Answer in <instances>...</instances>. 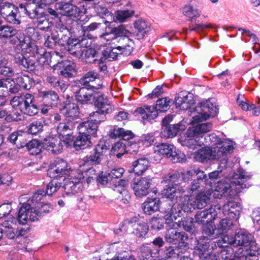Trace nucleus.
<instances>
[{
    "mask_svg": "<svg viewBox=\"0 0 260 260\" xmlns=\"http://www.w3.org/2000/svg\"><path fill=\"white\" fill-rule=\"evenodd\" d=\"M189 209L185 207H180L179 204H174L170 209L166 211L165 215L167 233L165 240L167 242L178 244V248L186 250L188 247L187 235L184 232H178V229L181 226L180 219L183 212H188Z\"/></svg>",
    "mask_w": 260,
    "mask_h": 260,
    "instance_id": "f257e3e1",
    "label": "nucleus"
},
{
    "mask_svg": "<svg viewBox=\"0 0 260 260\" xmlns=\"http://www.w3.org/2000/svg\"><path fill=\"white\" fill-rule=\"evenodd\" d=\"M251 178V176L241 169L237 171V173L229 176L218 182L214 190V196L215 198H220L222 196H228L232 198L238 192L241 191V189L248 187L249 184L246 182Z\"/></svg>",
    "mask_w": 260,
    "mask_h": 260,
    "instance_id": "f03ea898",
    "label": "nucleus"
},
{
    "mask_svg": "<svg viewBox=\"0 0 260 260\" xmlns=\"http://www.w3.org/2000/svg\"><path fill=\"white\" fill-rule=\"evenodd\" d=\"M234 247L239 248L235 252V257L240 260H257L258 248L252 235L243 231L234 236Z\"/></svg>",
    "mask_w": 260,
    "mask_h": 260,
    "instance_id": "7ed1b4c3",
    "label": "nucleus"
},
{
    "mask_svg": "<svg viewBox=\"0 0 260 260\" xmlns=\"http://www.w3.org/2000/svg\"><path fill=\"white\" fill-rule=\"evenodd\" d=\"M162 182L169 183L161 191V194L174 204H177L183 199L185 189L181 186L182 179L179 173L168 174L164 176Z\"/></svg>",
    "mask_w": 260,
    "mask_h": 260,
    "instance_id": "20e7f679",
    "label": "nucleus"
},
{
    "mask_svg": "<svg viewBox=\"0 0 260 260\" xmlns=\"http://www.w3.org/2000/svg\"><path fill=\"white\" fill-rule=\"evenodd\" d=\"M53 209L49 204L40 203L37 207H32L29 203L24 204L20 208L17 216V220L19 224H25L28 220L37 221L42 216L43 213H49Z\"/></svg>",
    "mask_w": 260,
    "mask_h": 260,
    "instance_id": "39448f33",
    "label": "nucleus"
},
{
    "mask_svg": "<svg viewBox=\"0 0 260 260\" xmlns=\"http://www.w3.org/2000/svg\"><path fill=\"white\" fill-rule=\"evenodd\" d=\"M11 104L13 107H18L21 112L29 116L35 115L38 112L34 96L29 93L14 96L11 100Z\"/></svg>",
    "mask_w": 260,
    "mask_h": 260,
    "instance_id": "423d86ee",
    "label": "nucleus"
},
{
    "mask_svg": "<svg viewBox=\"0 0 260 260\" xmlns=\"http://www.w3.org/2000/svg\"><path fill=\"white\" fill-rule=\"evenodd\" d=\"M171 101L168 98H162L158 100L155 107L146 106L145 108H139L136 111L141 115L142 118L146 120H152L158 115V112L166 111L169 109Z\"/></svg>",
    "mask_w": 260,
    "mask_h": 260,
    "instance_id": "0eeeda50",
    "label": "nucleus"
},
{
    "mask_svg": "<svg viewBox=\"0 0 260 260\" xmlns=\"http://www.w3.org/2000/svg\"><path fill=\"white\" fill-rule=\"evenodd\" d=\"M211 193L209 191H202L198 193L194 198L189 199L188 196H182L183 199L176 204L184 208H188L190 211L193 209H202L209 204Z\"/></svg>",
    "mask_w": 260,
    "mask_h": 260,
    "instance_id": "6e6552de",
    "label": "nucleus"
},
{
    "mask_svg": "<svg viewBox=\"0 0 260 260\" xmlns=\"http://www.w3.org/2000/svg\"><path fill=\"white\" fill-rule=\"evenodd\" d=\"M67 39L68 41L67 49L71 54L80 57L84 55L86 56L88 52H91V48H88L91 45V41L88 39H70L67 37Z\"/></svg>",
    "mask_w": 260,
    "mask_h": 260,
    "instance_id": "1a4fd4ad",
    "label": "nucleus"
},
{
    "mask_svg": "<svg viewBox=\"0 0 260 260\" xmlns=\"http://www.w3.org/2000/svg\"><path fill=\"white\" fill-rule=\"evenodd\" d=\"M84 176L81 172L76 171L73 173L71 178L64 180L62 187L63 191L67 195L74 194L82 189V183L84 181Z\"/></svg>",
    "mask_w": 260,
    "mask_h": 260,
    "instance_id": "9d476101",
    "label": "nucleus"
},
{
    "mask_svg": "<svg viewBox=\"0 0 260 260\" xmlns=\"http://www.w3.org/2000/svg\"><path fill=\"white\" fill-rule=\"evenodd\" d=\"M84 176L81 172L76 171L73 173L71 178L64 180L62 187L63 191L67 195L74 194L82 189V183L84 181Z\"/></svg>",
    "mask_w": 260,
    "mask_h": 260,
    "instance_id": "9b49d317",
    "label": "nucleus"
},
{
    "mask_svg": "<svg viewBox=\"0 0 260 260\" xmlns=\"http://www.w3.org/2000/svg\"><path fill=\"white\" fill-rule=\"evenodd\" d=\"M211 104L206 101L200 103L196 106L193 111H191V115L192 116V123L195 124L203 120H207L210 116L212 115L213 107H210Z\"/></svg>",
    "mask_w": 260,
    "mask_h": 260,
    "instance_id": "f8f14e48",
    "label": "nucleus"
},
{
    "mask_svg": "<svg viewBox=\"0 0 260 260\" xmlns=\"http://www.w3.org/2000/svg\"><path fill=\"white\" fill-rule=\"evenodd\" d=\"M225 150L226 149L222 150L218 148L204 147L195 153L194 158L201 162L207 160L218 159L222 156H225Z\"/></svg>",
    "mask_w": 260,
    "mask_h": 260,
    "instance_id": "ddd939ff",
    "label": "nucleus"
},
{
    "mask_svg": "<svg viewBox=\"0 0 260 260\" xmlns=\"http://www.w3.org/2000/svg\"><path fill=\"white\" fill-rule=\"evenodd\" d=\"M221 206L218 204L212 205L210 208L198 212L196 215L195 221L199 224H204L214 220L220 211Z\"/></svg>",
    "mask_w": 260,
    "mask_h": 260,
    "instance_id": "4468645a",
    "label": "nucleus"
},
{
    "mask_svg": "<svg viewBox=\"0 0 260 260\" xmlns=\"http://www.w3.org/2000/svg\"><path fill=\"white\" fill-rule=\"evenodd\" d=\"M203 139L205 140V144L210 143L213 146L215 145L211 148H218L222 150L223 149V148L226 149L225 156L233 148L232 141L229 139L222 140L214 133L205 137L203 136Z\"/></svg>",
    "mask_w": 260,
    "mask_h": 260,
    "instance_id": "2eb2a0df",
    "label": "nucleus"
},
{
    "mask_svg": "<svg viewBox=\"0 0 260 260\" xmlns=\"http://www.w3.org/2000/svg\"><path fill=\"white\" fill-rule=\"evenodd\" d=\"M151 181V178L149 176L135 179L131 184L135 195L140 198L147 196Z\"/></svg>",
    "mask_w": 260,
    "mask_h": 260,
    "instance_id": "dca6fc26",
    "label": "nucleus"
},
{
    "mask_svg": "<svg viewBox=\"0 0 260 260\" xmlns=\"http://www.w3.org/2000/svg\"><path fill=\"white\" fill-rule=\"evenodd\" d=\"M171 120L172 116L170 115L165 117L162 120V125L165 127L162 128L160 133L161 137L167 138L173 137L176 136L179 131H184L185 129V125L180 123L177 124L167 125L169 122Z\"/></svg>",
    "mask_w": 260,
    "mask_h": 260,
    "instance_id": "f3484780",
    "label": "nucleus"
},
{
    "mask_svg": "<svg viewBox=\"0 0 260 260\" xmlns=\"http://www.w3.org/2000/svg\"><path fill=\"white\" fill-rule=\"evenodd\" d=\"M114 45L121 54L126 55H130L134 49V42L126 36L116 37L112 39Z\"/></svg>",
    "mask_w": 260,
    "mask_h": 260,
    "instance_id": "a211bd4d",
    "label": "nucleus"
},
{
    "mask_svg": "<svg viewBox=\"0 0 260 260\" xmlns=\"http://www.w3.org/2000/svg\"><path fill=\"white\" fill-rule=\"evenodd\" d=\"M108 149L106 145L104 142H101L94 147L89 155L86 156L84 160L85 162L91 165L99 164Z\"/></svg>",
    "mask_w": 260,
    "mask_h": 260,
    "instance_id": "6ab92c4d",
    "label": "nucleus"
},
{
    "mask_svg": "<svg viewBox=\"0 0 260 260\" xmlns=\"http://www.w3.org/2000/svg\"><path fill=\"white\" fill-rule=\"evenodd\" d=\"M75 127L74 122L69 119L68 121L60 122L57 126V132L59 136H61L63 142L69 143L72 141L73 130Z\"/></svg>",
    "mask_w": 260,
    "mask_h": 260,
    "instance_id": "aec40b11",
    "label": "nucleus"
},
{
    "mask_svg": "<svg viewBox=\"0 0 260 260\" xmlns=\"http://www.w3.org/2000/svg\"><path fill=\"white\" fill-rule=\"evenodd\" d=\"M175 147L167 143H161L156 145L154 150L153 155L152 156V160L158 162L160 161L162 156H166L167 157H171L174 153Z\"/></svg>",
    "mask_w": 260,
    "mask_h": 260,
    "instance_id": "412c9836",
    "label": "nucleus"
},
{
    "mask_svg": "<svg viewBox=\"0 0 260 260\" xmlns=\"http://www.w3.org/2000/svg\"><path fill=\"white\" fill-rule=\"evenodd\" d=\"M55 8L61 15L75 18L79 15L78 8L69 3H57L55 4Z\"/></svg>",
    "mask_w": 260,
    "mask_h": 260,
    "instance_id": "4be33fe9",
    "label": "nucleus"
},
{
    "mask_svg": "<svg viewBox=\"0 0 260 260\" xmlns=\"http://www.w3.org/2000/svg\"><path fill=\"white\" fill-rule=\"evenodd\" d=\"M63 143H64L62 141L61 138L59 137H49L44 140L43 146L52 153H57L62 149Z\"/></svg>",
    "mask_w": 260,
    "mask_h": 260,
    "instance_id": "5701e85b",
    "label": "nucleus"
},
{
    "mask_svg": "<svg viewBox=\"0 0 260 260\" xmlns=\"http://www.w3.org/2000/svg\"><path fill=\"white\" fill-rule=\"evenodd\" d=\"M70 169L66 161L58 159L56 161L55 166L49 169L48 174L50 177L56 178L67 174Z\"/></svg>",
    "mask_w": 260,
    "mask_h": 260,
    "instance_id": "b1692460",
    "label": "nucleus"
},
{
    "mask_svg": "<svg viewBox=\"0 0 260 260\" xmlns=\"http://www.w3.org/2000/svg\"><path fill=\"white\" fill-rule=\"evenodd\" d=\"M194 103L192 95L185 91L181 92L175 98L176 107L181 110H187Z\"/></svg>",
    "mask_w": 260,
    "mask_h": 260,
    "instance_id": "393cba45",
    "label": "nucleus"
},
{
    "mask_svg": "<svg viewBox=\"0 0 260 260\" xmlns=\"http://www.w3.org/2000/svg\"><path fill=\"white\" fill-rule=\"evenodd\" d=\"M81 83L84 85H87L93 89H99L101 87L102 82L98 77V74L94 71H89L81 79Z\"/></svg>",
    "mask_w": 260,
    "mask_h": 260,
    "instance_id": "a878e982",
    "label": "nucleus"
},
{
    "mask_svg": "<svg viewBox=\"0 0 260 260\" xmlns=\"http://www.w3.org/2000/svg\"><path fill=\"white\" fill-rule=\"evenodd\" d=\"M222 210L224 215H227L230 218L237 220L241 211L240 205L238 202H228L223 205Z\"/></svg>",
    "mask_w": 260,
    "mask_h": 260,
    "instance_id": "bb28decb",
    "label": "nucleus"
},
{
    "mask_svg": "<svg viewBox=\"0 0 260 260\" xmlns=\"http://www.w3.org/2000/svg\"><path fill=\"white\" fill-rule=\"evenodd\" d=\"M78 128L80 134H86L89 137H94L96 136L98 125L93 121V119L80 123Z\"/></svg>",
    "mask_w": 260,
    "mask_h": 260,
    "instance_id": "cd10ccee",
    "label": "nucleus"
},
{
    "mask_svg": "<svg viewBox=\"0 0 260 260\" xmlns=\"http://www.w3.org/2000/svg\"><path fill=\"white\" fill-rule=\"evenodd\" d=\"M180 140L182 145L193 149L197 148L198 146H202L205 144L203 136H199L198 135L192 137L186 136L185 138H181Z\"/></svg>",
    "mask_w": 260,
    "mask_h": 260,
    "instance_id": "c85d7f7f",
    "label": "nucleus"
},
{
    "mask_svg": "<svg viewBox=\"0 0 260 260\" xmlns=\"http://www.w3.org/2000/svg\"><path fill=\"white\" fill-rule=\"evenodd\" d=\"M76 98L79 102L87 104L92 102L95 98V96L91 89L82 87L76 93Z\"/></svg>",
    "mask_w": 260,
    "mask_h": 260,
    "instance_id": "c756f323",
    "label": "nucleus"
},
{
    "mask_svg": "<svg viewBox=\"0 0 260 260\" xmlns=\"http://www.w3.org/2000/svg\"><path fill=\"white\" fill-rule=\"evenodd\" d=\"M212 125L210 122L198 124L194 126L189 127L186 132V135L190 137L196 136L197 135L199 136H203V134L211 129ZM205 136L204 135V137Z\"/></svg>",
    "mask_w": 260,
    "mask_h": 260,
    "instance_id": "7c9ffc66",
    "label": "nucleus"
},
{
    "mask_svg": "<svg viewBox=\"0 0 260 260\" xmlns=\"http://www.w3.org/2000/svg\"><path fill=\"white\" fill-rule=\"evenodd\" d=\"M134 35L138 40L142 39L145 34L149 30V24L144 20L139 19L135 21L134 24Z\"/></svg>",
    "mask_w": 260,
    "mask_h": 260,
    "instance_id": "2f4dec72",
    "label": "nucleus"
},
{
    "mask_svg": "<svg viewBox=\"0 0 260 260\" xmlns=\"http://www.w3.org/2000/svg\"><path fill=\"white\" fill-rule=\"evenodd\" d=\"M95 105L102 113H109L113 109L108 99L103 94L96 98Z\"/></svg>",
    "mask_w": 260,
    "mask_h": 260,
    "instance_id": "473e14b6",
    "label": "nucleus"
},
{
    "mask_svg": "<svg viewBox=\"0 0 260 260\" xmlns=\"http://www.w3.org/2000/svg\"><path fill=\"white\" fill-rule=\"evenodd\" d=\"M159 200L157 198L147 199L142 206L144 212L148 215H151L158 210L159 208Z\"/></svg>",
    "mask_w": 260,
    "mask_h": 260,
    "instance_id": "72a5a7b5",
    "label": "nucleus"
},
{
    "mask_svg": "<svg viewBox=\"0 0 260 260\" xmlns=\"http://www.w3.org/2000/svg\"><path fill=\"white\" fill-rule=\"evenodd\" d=\"M149 166V161L145 157L139 158L133 163L134 172L138 175H141L144 173Z\"/></svg>",
    "mask_w": 260,
    "mask_h": 260,
    "instance_id": "f704fd0d",
    "label": "nucleus"
},
{
    "mask_svg": "<svg viewBox=\"0 0 260 260\" xmlns=\"http://www.w3.org/2000/svg\"><path fill=\"white\" fill-rule=\"evenodd\" d=\"M109 136L112 138H121L126 141L132 139L134 136L131 131L120 127L114 128L110 132Z\"/></svg>",
    "mask_w": 260,
    "mask_h": 260,
    "instance_id": "c9c22d12",
    "label": "nucleus"
},
{
    "mask_svg": "<svg viewBox=\"0 0 260 260\" xmlns=\"http://www.w3.org/2000/svg\"><path fill=\"white\" fill-rule=\"evenodd\" d=\"M43 103L48 106L52 107L57 104L58 100L57 94L53 91H43L41 93Z\"/></svg>",
    "mask_w": 260,
    "mask_h": 260,
    "instance_id": "e433bc0d",
    "label": "nucleus"
},
{
    "mask_svg": "<svg viewBox=\"0 0 260 260\" xmlns=\"http://www.w3.org/2000/svg\"><path fill=\"white\" fill-rule=\"evenodd\" d=\"M13 82L11 81V79L6 78L0 80V94L4 95L7 92H10L11 93H16V92L18 90V88L16 86H12L13 84Z\"/></svg>",
    "mask_w": 260,
    "mask_h": 260,
    "instance_id": "4c0bfd02",
    "label": "nucleus"
},
{
    "mask_svg": "<svg viewBox=\"0 0 260 260\" xmlns=\"http://www.w3.org/2000/svg\"><path fill=\"white\" fill-rule=\"evenodd\" d=\"M61 111L66 117L70 118L73 119L74 118L78 116L79 113L78 107L75 103H66Z\"/></svg>",
    "mask_w": 260,
    "mask_h": 260,
    "instance_id": "58836bf2",
    "label": "nucleus"
},
{
    "mask_svg": "<svg viewBox=\"0 0 260 260\" xmlns=\"http://www.w3.org/2000/svg\"><path fill=\"white\" fill-rule=\"evenodd\" d=\"M182 13L185 16L190 19L191 22L193 19L201 16V11L191 4L184 6L182 8Z\"/></svg>",
    "mask_w": 260,
    "mask_h": 260,
    "instance_id": "ea45409f",
    "label": "nucleus"
},
{
    "mask_svg": "<svg viewBox=\"0 0 260 260\" xmlns=\"http://www.w3.org/2000/svg\"><path fill=\"white\" fill-rule=\"evenodd\" d=\"M91 143L90 138L86 134H80L74 142V146L76 150L84 149Z\"/></svg>",
    "mask_w": 260,
    "mask_h": 260,
    "instance_id": "a19ab883",
    "label": "nucleus"
},
{
    "mask_svg": "<svg viewBox=\"0 0 260 260\" xmlns=\"http://www.w3.org/2000/svg\"><path fill=\"white\" fill-rule=\"evenodd\" d=\"M204 236L210 239H214L219 236L217 227L212 222H208L203 228Z\"/></svg>",
    "mask_w": 260,
    "mask_h": 260,
    "instance_id": "79ce46f5",
    "label": "nucleus"
},
{
    "mask_svg": "<svg viewBox=\"0 0 260 260\" xmlns=\"http://www.w3.org/2000/svg\"><path fill=\"white\" fill-rule=\"evenodd\" d=\"M7 16L5 17V19L8 22L13 25H19L21 23V16L19 8L15 7L12 9L11 13Z\"/></svg>",
    "mask_w": 260,
    "mask_h": 260,
    "instance_id": "37998d69",
    "label": "nucleus"
},
{
    "mask_svg": "<svg viewBox=\"0 0 260 260\" xmlns=\"http://www.w3.org/2000/svg\"><path fill=\"white\" fill-rule=\"evenodd\" d=\"M11 81L14 83L12 84V87L16 86L18 88L17 91L16 93L18 92L21 87L24 89H27L28 87L27 83L29 81V78L28 76L25 75H19L15 79V81L11 79Z\"/></svg>",
    "mask_w": 260,
    "mask_h": 260,
    "instance_id": "c03bdc74",
    "label": "nucleus"
},
{
    "mask_svg": "<svg viewBox=\"0 0 260 260\" xmlns=\"http://www.w3.org/2000/svg\"><path fill=\"white\" fill-rule=\"evenodd\" d=\"M124 172V170L123 168H119L113 169L108 173V175L103 177V176H100V178L101 179V180H100L99 181L104 184L107 183L110 179L120 178Z\"/></svg>",
    "mask_w": 260,
    "mask_h": 260,
    "instance_id": "a18cd8bd",
    "label": "nucleus"
},
{
    "mask_svg": "<svg viewBox=\"0 0 260 260\" xmlns=\"http://www.w3.org/2000/svg\"><path fill=\"white\" fill-rule=\"evenodd\" d=\"M75 73V64L70 61L63 62V69L60 71V74L66 78H70L74 76Z\"/></svg>",
    "mask_w": 260,
    "mask_h": 260,
    "instance_id": "49530a36",
    "label": "nucleus"
},
{
    "mask_svg": "<svg viewBox=\"0 0 260 260\" xmlns=\"http://www.w3.org/2000/svg\"><path fill=\"white\" fill-rule=\"evenodd\" d=\"M131 226L133 228V233L138 237L144 236L148 231V226L145 222H135Z\"/></svg>",
    "mask_w": 260,
    "mask_h": 260,
    "instance_id": "de8ad7c7",
    "label": "nucleus"
},
{
    "mask_svg": "<svg viewBox=\"0 0 260 260\" xmlns=\"http://www.w3.org/2000/svg\"><path fill=\"white\" fill-rule=\"evenodd\" d=\"M135 14L133 10H118L115 12L116 19L120 22H124L131 18Z\"/></svg>",
    "mask_w": 260,
    "mask_h": 260,
    "instance_id": "09e8293b",
    "label": "nucleus"
},
{
    "mask_svg": "<svg viewBox=\"0 0 260 260\" xmlns=\"http://www.w3.org/2000/svg\"><path fill=\"white\" fill-rule=\"evenodd\" d=\"M37 6H36V5L34 4L33 3L32 4H27L24 7H23L22 5H20V8L23 10L25 13L27 14L30 18L35 19L36 18H38V16L40 15L39 12L37 10Z\"/></svg>",
    "mask_w": 260,
    "mask_h": 260,
    "instance_id": "8fccbe9b",
    "label": "nucleus"
},
{
    "mask_svg": "<svg viewBox=\"0 0 260 260\" xmlns=\"http://www.w3.org/2000/svg\"><path fill=\"white\" fill-rule=\"evenodd\" d=\"M18 32V30L14 27L8 25L0 26V36L3 38H12Z\"/></svg>",
    "mask_w": 260,
    "mask_h": 260,
    "instance_id": "3c124183",
    "label": "nucleus"
},
{
    "mask_svg": "<svg viewBox=\"0 0 260 260\" xmlns=\"http://www.w3.org/2000/svg\"><path fill=\"white\" fill-rule=\"evenodd\" d=\"M44 45L48 48H54L58 41V37L54 34H46L44 36Z\"/></svg>",
    "mask_w": 260,
    "mask_h": 260,
    "instance_id": "603ef678",
    "label": "nucleus"
},
{
    "mask_svg": "<svg viewBox=\"0 0 260 260\" xmlns=\"http://www.w3.org/2000/svg\"><path fill=\"white\" fill-rule=\"evenodd\" d=\"M165 223H166L165 216L164 218L153 217L150 221L151 229L156 232L164 229Z\"/></svg>",
    "mask_w": 260,
    "mask_h": 260,
    "instance_id": "864d4df0",
    "label": "nucleus"
},
{
    "mask_svg": "<svg viewBox=\"0 0 260 260\" xmlns=\"http://www.w3.org/2000/svg\"><path fill=\"white\" fill-rule=\"evenodd\" d=\"M112 151L120 158L126 152L125 145L121 142H118L112 147Z\"/></svg>",
    "mask_w": 260,
    "mask_h": 260,
    "instance_id": "5fc2aeb1",
    "label": "nucleus"
},
{
    "mask_svg": "<svg viewBox=\"0 0 260 260\" xmlns=\"http://www.w3.org/2000/svg\"><path fill=\"white\" fill-rule=\"evenodd\" d=\"M232 225V222L231 220L226 218L221 219L217 227L219 235L226 233L230 229Z\"/></svg>",
    "mask_w": 260,
    "mask_h": 260,
    "instance_id": "6e6d98bb",
    "label": "nucleus"
},
{
    "mask_svg": "<svg viewBox=\"0 0 260 260\" xmlns=\"http://www.w3.org/2000/svg\"><path fill=\"white\" fill-rule=\"evenodd\" d=\"M152 250L148 246L143 245L140 247V257L141 260H154L152 255Z\"/></svg>",
    "mask_w": 260,
    "mask_h": 260,
    "instance_id": "4d7b16f0",
    "label": "nucleus"
},
{
    "mask_svg": "<svg viewBox=\"0 0 260 260\" xmlns=\"http://www.w3.org/2000/svg\"><path fill=\"white\" fill-rule=\"evenodd\" d=\"M117 191L119 193L118 199L120 201V205L128 204L131 200V196L128 191L125 188H121L120 190L119 188H117Z\"/></svg>",
    "mask_w": 260,
    "mask_h": 260,
    "instance_id": "13d9d810",
    "label": "nucleus"
},
{
    "mask_svg": "<svg viewBox=\"0 0 260 260\" xmlns=\"http://www.w3.org/2000/svg\"><path fill=\"white\" fill-rule=\"evenodd\" d=\"M43 124L41 121H35L31 123L27 129L29 134L36 135L43 131Z\"/></svg>",
    "mask_w": 260,
    "mask_h": 260,
    "instance_id": "bf43d9fd",
    "label": "nucleus"
},
{
    "mask_svg": "<svg viewBox=\"0 0 260 260\" xmlns=\"http://www.w3.org/2000/svg\"><path fill=\"white\" fill-rule=\"evenodd\" d=\"M209 247V244L206 242L198 243L197 248L195 249L194 252L202 258L204 256V255L208 254Z\"/></svg>",
    "mask_w": 260,
    "mask_h": 260,
    "instance_id": "052dcab7",
    "label": "nucleus"
},
{
    "mask_svg": "<svg viewBox=\"0 0 260 260\" xmlns=\"http://www.w3.org/2000/svg\"><path fill=\"white\" fill-rule=\"evenodd\" d=\"M16 62L22 66L24 69H28L34 65V61L24 57L22 55H18L15 58Z\"/></svg>",
    "mask_w": 260,
    "mask_h": 260,
    "instance_id": "680f3d73",
    "label": "nucleus"
},
{
    "mask_svg": "<svg viewBox=\"0 0 260 260\" xmlns=\"http://www.w3.org/2000/svg\"><path fill=\"white\" fill-rule=\"evenodd\" d=\"M15 6L10 3L4 2L0 5V13L4 18L9 15Z\"/></svg>",
    "mask_w": 260,
    "mask_h": 260,
    "instance_id": "e2e57ef3",
    "label": "nucleus"
},
{
    "mask_svg": "<svg viewBox=\"0 0 260 260\" xmlns=\"http://www.w3.org/2000/svg\"><path fill=\"white\" fill-rule=\"evenodd\" d=\"M61 187V183L57 181L54 180L49 182L47 185L45 194L49 196L52 195L53 193L58 190Z\"/></svg>",
    "mask_w": 260,
    "mask_h": 260,
    "instance_id": "0e129e2a",
    "label": "nucleus"
},
{
    "mask_svg": "<svg viewBox=\"0 0 260 260\" xmlns=\"http://www.w3.org/2000/svg\"><path fill=\"white\" fill-rule=\"evenodd\" d=\"M185 250L178 248V245L175 247L170 246L165 250V257L169 258L175 256L176 255H179L180 253H183Z\"/></svg>",
    "mask_w": 260,
    "mask_h": 260,
    "instance_id": "69168bd1",
    "label": "nucleus"
},
{
    "mask_svg": "<svg viewBox=\"0 0 260 260\" xmlns=\"http://www.w3.org/2000/svg\"><path fill=\"white\" fill-rule=\"evenodd\" d=\"M234 236L225 235L218 241V245L222 247H227L229 245H232L234 247Z\"/></svg>",
    "mask_w": 260,
    "mask_h": 260,
    "instance_id": "338daca9",
    "label": "nucleus"
},
{
    "mask_svg": "<svg viewBox=\"0 0 260 260\" xmlns=\"http://www.w3.org/2000/svg\"><path fill=\"white\" fill-rule=\"evenodd\" d=\"M28 49L30 51H32L34 55L35 56H37V58L44 56L46 53L43 48H39L38 46L36 45L34 43L31 44L29 45Z\"/></svg>",
    "mask_w": 260,
    "mask_h": 260,
    "instance_id": "774afa93",
    "label": "nucleus"
}]
</instances>
